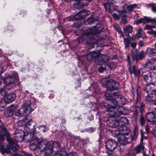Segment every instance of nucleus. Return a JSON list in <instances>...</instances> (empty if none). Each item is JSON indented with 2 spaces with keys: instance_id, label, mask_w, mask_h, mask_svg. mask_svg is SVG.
Wrapping results in <instances>:
<instances>
[{
  "instance_id": "obj_1",
  "label": "nucleus",
  "mask_w": 156,
  "mask_h": 156,
  "mask_svg": "<svg viewBox=\"0 0 156 156\" xmlns=\"http://www.w3.org/2000/svg\"><path fill=\"white\" fill-rule=\"evenodd\" d=\"M102 27L100 24H97L96 26L91 28L84 33V34L80 37L78 39L79 42H81L84 41H87V42L89 44H95L97 42V40L94 37L96 34L101 31Z\"/></svg>"
},
{
  "instance_id": "obj_2",
  "label": "nucleus",
  "mask_w": 156,
  "mask_h": 156,
  "mask_svg": "<svg viewBox=\"0 0 156 156\" xmlns=\"http://www.w3.org/2000/svg\"><path fill=\"white\" fill-rule=\"evenodd\" d=\"M24 132L21 130H18L17 132H16L14 136V140L17 142H21L23 140H27L30 142V147L32 151L36 150L37 148L38 143L39 141L38 137L35 136L34 134H32V136H27V133L26 135Z\"/></svg>"
},
{
  "instance_id": "obj_3",
  "label": "nucleus",
  "mask_w": 156,
  "mask_h": 156,
  "mask_svg": "<svg viewBox=\"0 0 156 156\" xmlns=\"http://www.w3.org/2000/svg\"><path fill=\"white\" fill-rule=\"evenodd\" d=\"M2 129L4 132V134L3 135H0V142L4 140L5 136L7 138L9 136V133L7 132L6 129L5 127H3ZM7 140L8 142V144L7 146V148L5 149H4V145L0 142V148L2 153L3 154L5 152L7 154H9L11 152V149L13 151H15L19 148V147L17 144L15 143L12 139L7 138Z\"/></svg>"
},
{
  "instance_id": "obj_4",
  "label": "nucleus",
  "mask_w": 156,
  "mask_h": 156,
  "mask_svg": "<svg viewBox=\"0 0 156 156\" xmlns=\"http://www.w3.org/2000/svg\"><path fill=\"white\" fill-rule=\"evenodd\" d=\"M130 132V129L125 126L119 127L115 130V133L118 141L121 144L125 145L132 141V136H130L128 138L125 136L129 134Z\"/></svg>"
},
{
  "instance_id": "obj_5",
  "label": "nucleus",
  "mask_w": 156,
  "mask_h": 156,
  "mask_svg": "<svg viewBox=\"0 0 156 156\" xmlns=\"http://www.w3.org/2000/svg\"><path fill=\"white\" fill-rule=\"evenodd\" d=\"M39 141L38 143L37 148H36V150L41 151H47L45 153V156H48V153L49 152L53 153L52 149L55 148H59L60 145L59 143L57 141H55L52 143V145H50L49 144L47 140H42L40 139H38Z\"/></svg>"
},
{
  "instance_id": "obj_6",
  "label": "nucleus",
  "mask_w": 156,
  "mask_h": 156,
  "mask_svg": "<svg viewBox=\"0 0 156 156\" xmlns=\"http://www.w3.org/2000/svg\"><path fill=\"white\" fill-rule=\"evenodd\" d=\"M36 105L31 103L29 100H26L22 104L20 109H18L16 112V115L22 117L23 115H26L33 111L36 108Z\"/></svg>"
},
{
  "instance_id": "obj_7",
  "label": "nucleus",
  "mask_w": 156,
  "mask_h": 156,
  "mask_svg": "<svg viewBox=\"0 0 156 156\" xmlns=\"http://www.w3.org/2000/svg\"><path fill=\"white\" fill-rule=\"evenodd\" d=\"M32 122V118L30 115L27 116L24 119L20 121L19 122V125L24 126V129L25 132L27 133V136H32V134H34L36 131L35 126L36 124L34 125L33 126H31Z\"/></svg>"
},
{
  "instance_id": "obj_8",
  "label": "nucleus",
  "mask_w": 156,
  "mask_h": 156,
  "mask_svg": "<svg viewBox=\"0 0 156 156\" xmlns=\"http://www.w3.org/2000/svg\"><path fill=\"white\" fill-rule=\"evenodd\" d=\"M107 111L108 115L112 117H115L119 115L122 114L123 112L122 111H116L115 108L117 107L119 104L117 101H113L112 103L108 104Z\"/></svg>"
},
{
  "instance_id": "obj_9",
  "label": "nucleus",
  "mask_w": 156,
  "mask_h": 156,
  "mask_svg": "<svg viewBox=\"0 0 156 156\" xmlns=\"http://www.w3.org/2000/svg\"><path fill=\"white\" fill-rule=\"evenodd\" d=\"M102 86L104 87H106L107 89L110 90H116L119 87V83L115 80L112 79L108 80L106 78H103L101 80Z\"/></svg>"
},
{
  "instance_id": "obj_10",
  "label": "nucleus",
  "mask_w": 156,
  "mask_h": 156,
  "mask_svg": "<svg viewBox=\"0 0 156 156\" xmlns=\"http://www.w3.org/2000/svg\"><path fill=\"white\" fill-rule=\"evenodd\" d=\"M153 84L149 83L146 85L144 88V90L146 91L147 94H149L155 99V102L156 101V89H154Z\"/></svg>"
},
{
  "instance_id": "obj_11",
  "label": "nucleus",
  "mask_w": 156,
  "mask_h": 156,
  "mask_svg": "<svg viewBox=\"0 0 156 156\" xmlns=\"http://www.w3.org/2000/svg\"><path fill=\"white\" fill-rule=\"evenodd\" d=\"M8 74H6L5 78L4 80V82L5 85H9L14 83L15 81L18 79V73L16 72H14L12 76H8Z\"/></svg>"
},
{
  "instance_id": "obj_12",
  "label": "nucleus",
  "mask_w": 156,
  "mask_h": 156,
  "mask_svg": "<svg viewBox=\"0 0 156 156\" xmlns=\"http://www.w3.org/2000/svg\"><path fill=\"white\" fill-rule=\"evenodd\" d=\"M137 97L136 101V107L139 108L140 112H142L144 109V106L142 103H140V98L142 94L140 90V87L139 86L137 87L136 90Z\"/></svg>"
},
{
  "instance_id": "obj_13",
  "label": "nucleus",
  "mask_w": 156,
  "mask_h": 156,
  "mask_svg": "<svg viewBox=\"0 0 156 156\" xmlns=\"http://www.w3.org/2000/svg\"><path fill=\"white\" fill-rule=\"evenodd\" d=\"M105 147L109 151H112L118 148V144L114 140L109 139L106 142Z\"/></svg>"
},
{
  "instance_id": "obj_14",
  "label": "nucleus",
  "mask_w": 156,
  "mask_h": 156,
  "mask_svg": "<svg viewBox=\"0 0 156 156\" xmlns=\"http://www.w3.org/2000/svg\"><path fill=\"white\" fill-rule=\"evenodd\" d=\"M131 55L133 59L137 61L144 58L145 54L143 51H141L140 53L137 54L136 50L134 49L132 50Z\"/></svg>"
},
{
  "instance_id": "obj_15",
  "label": "nucleus",
  "mask_w": 156,
  "mask_h": 156,
  "mask_svg": "<svg viewBox=\"0 0 156 156\" xmlns=\"http://www.w3.org/2000/svg\"><path fill=\"white\" fill-rule=\"evenodd\" d=\"M151 22L152 23H156V18H151V17H144L143 18L134 21V23L137 24L141 23H146Z\"/></svg>"
},
{
  "instance_id": "obj_16",
  "label": "nucleus",
  "mask_w": 156,
  "mask_h": 156,
  "mask_svg": "<svg viewBox=\"0 0 156 156\" xmlns=\"http://www.w3.org/2000/svg\"><path fill=\"white\" fill-rule=\"evenodd\" d=\"M113 95V96L115 97V100L117 101L119 104V105H118V107H120L121 105L125 104L126 100L125 98L124 97L119 94L118 93L116 92Z\"/></svg>"
},
{
  "instance_id": "obj_17",
  "label": "nucleus",
  "mask_w": 156,
  "mask_h": 156,
  "mask_svg": "<svg viewBox=\"0 0 156 156\" xmlns=\"http://www.w3.org/2000/svg\"><path fill=\"white\" fill-rule=\"evenodd\" d=\"M111 90H112L107 89L105 94L106 99L109 102L108 104L112 103L113 101H117L115 100V97L113 96V94L115 92L111 94Z\"/></svg>"
},
{
  "instance_id": "obj_18",
  "label": "nucleus",
  "mask_w": 156,
  "mask_h": 156,
  "mask_svg": "<svg viewBox=\"0 0 156 156\" xmlns=\"http://www.w3.org/2000/svg\"><path fill=\"white\" fill-rule=\"evenodd\" d=\"M15 106L11 105L8 108L7 111L5 112V115L7 117L12 116L14 112Z\"/></svg>"
},
{
  "instance_id": "obj_19",
  "label": "nucleus",
  "mask_w": 156,
  "mask_h": 156,
  "mask_svg": "<svg viewBox=\"0 0 156 156\" xmlns=\"http://www.w3.org/2000/svg\"><path fill=\"white\" fill-rule=\"evenodd\" d=\"M154 59L147 62L146 64V67L150 70L156 69V61H154Z\"/></svg>"
},
{
  "instance_id": "obj_20",
  "label": "nucleus",
  "mask_w": 156,
  "mask_h": 156,
  "mask_svg": "<svg viewBox=\"0 0 156 156\" xmlns=\"http://www.w3.org/2000/svg\"><path fill=\"white\" fill-rule=\"evenodd\" d=\"M106 122L108 125L110 127L113 128L118 127L119 123L117 122V120H115L114 119H110L108 120Z\"/></svg>"
},
{
  "instance_id": "obj_21",
  "label": "nucleus",
  "mask_w": 156,
  "mask_h": 156,
  "mask_svg": "<svg viewBox=\"0 0 156 156\" xmlns=\"http://www.w3.org/2000/svg\"><path fill=\"white\" fill-rule=\"evenodd\" d=\"M16 96L14 93H10L4 97V100L6 102L9 103L13 101L15 99Z\"/></svg>"
},
{
  "instance_id": "obj_22",
  "label": "nucleus",
  "mask_w": 156,
  "mask_h": 156,
  "mask_svg": "<svg viewBox=\"0 0 156 156\" xmlns=\"http://www.w3.org/2000/svg\"><path fill=\"white\" fill-rule=\"evenodd\" d=\"M145 150L143 143L139 144L134 149L135 152L136 154H139L142 151L143 152Z\"/></svg>"
},
{
  "instance_id": "obj_23",
  "label": "nucleus",
  "mask_w": 156,
  "mask_h": 156,
  "mask_svg": "<svg viewBox=\"0 0 156 156\" xmlns=\"http://www.w3.org/2000/svg\"><path fill=\"white\" fill-rule=\"evenodd\" d=\"M134 41V38L133 37H129L127 38H124L123 42L124 44L125 48H128L129 47L130 44L131 42Z\"/></svg>"
},
{
  "instance_id": "obj_24",
  "label": "nucleus",
  "mask_w": 156,
  "mask_h": 156,
  "mask_svg": "<svg viewBox=\"0 0 156 156\" xmlns=\"http://www.w3.org/2000/svg\"><path fill=\"white\" fill-rule=\"evenodd\" d=\"M137 5L136 4L131 5H126L124 7L125 11L126 12L129 13L133 11V9L134 8H138Z\"/></svg>"
},
{
  "instance_id": "obj_25",
  "label": "nucleus",
  "mask_w": 156,
  "mask_h": 156,
  "mask_svg": "<svg viewBox=\"0 0 156 156\" xmlns=\"http://www.w3.org/2000/svg\"><path fill=\"white\" fill-rule=\"evenodd\" d=\"M133 27L130 25H128L123 28L124 32L126 36H129V34L131 33Z\"/></svg>"
},
{
  "instance_id": "obj_26",
  "label": "nucleus",
  "mask_w": 156,
  "mask_h": 156,
  "mask_svg": "<svg viewBox=\"0 0 156 156\" xmlns=\"http://www.w3.org/2000/svg\"><path fill=\"white\" fill-rule=\"evenodd\" d=\"M90 14V11H88L83 10L80 11L78 13V16H80L79 19H82L83 17L87 16Z\"/></svg>"
},
{
  "instance_id": "obj_27",
  "label": "nucleus",
  "mask_w": 156,
  "mask_h": 156,
  "mask_svg": "<svg viewBox=\"0 0 156 156\" xmlns=\"http://www.w3.org/2000/svg\"><path fill=\"white\" fill-rule=\"evenodd\" d=\"M119 123L118 128L124 126L127 122V119L125 118H121L119 120L117 121Z\"/></svg>"
},
{
  "instance_id": "obj_28",
  "label": "nucleus",
  "mask_w": 156,
  "mask_h": 156,
  "mask_svg": "<svg viewBox=\"0 0 156 156\" xmlns=\"http://www.w3.org/2000/svg\"><path fill=\"white\" fill-rule=\"evenodd\" d=\"M2 81L1 77L0 76V92L1 95L4 96L6 94V89L4 86L3 87H2V84L1 83Z\"/></svg>"
},
{
  "instance_id": "obj_29",
  "label": "nucleus",
  "mask_w": 156,
  "mask_h": 156,
  "mask_svg": "<svg viewBox=\"0 0 156 156\" xmlns=\"http://www.w3.org/2000/svg\"><path fill=\"white\" fill-rule=\"evenodd\" d=\"M149 53L151 55L154 56H156V43L155 44V48L153 49H150L149 51ZM153 59L154 61H156V56L153 57Z\"/></svg>"
},
{
  "instance_id": "obj_30",
  "label": "nucleus",
  "mask_w": 156,
  "mask_h": 156,
  "mask_svg": "<svg viewBox=\"0 0 156 156\" xmlns=\"http://www.w3.org/2000/svg\"><path fill=\"white\" fill-rule=\"evenodd\" d=\"M142 29L141 28L138 29L137 32L136 34V36L137 38H139L142 37L143 36Z\"/></svg>"
},
{
  "instance_id": "obj_31",
  "label": "nucleus",
  "mask_w": 156,
  "mask_h": 156,
  "mask_svg": "<svg viewBox=\"0 0 156 156\" xmlns=\"http://www.w3.org/2000/svg\"><path fill=\"white\" fill-rule=\"evenodd\" d=\"M85 4L81 2L73 4L74 8L78 9H80Z\"/></svg>"
},
{
  "instance_id": "obj_32",
  "label": "nucleus",
  "mask_w": 156,
  "mask_h": 156,
  "mask_svg": "<svg viewBox=\"0 0 156 156\" xmlns=\"http://www.w3.org/2000/svg\"><path fill=\"white\" fill-rule=\"evenodd\" d=\"M104 5L106 11L109 13H112L113 11L112 10H111L110 9L109 4L104 3Z\"/></svg>"
},
{
  "instance_id": "obj_33",
  "label": "nucleus",
  "mask_w": 156,
  "mask_h": 156,
  "mask_svg": "<svg viewBox=\"0 0 156 156\" xmlns=\"http://www.w3.org/2000/svg\"><path fill=\"white\" fill-rule=\"evenodd\" d=\"M144 73V70L143 69H140L136 71V72L135 73V75L137 76H141Z\"/></svg>"
},
{
  "instance_id": "obj_34",
  "label": "nucleus",
  "mask_w": 156,
  "mask_h": 156,
  "mask_svg": "<svg viewBox=\"0 0 156 156\" xmlns=\"http://www.w3.org/2000/svg\"><path fill=\"white\" fill-rule=\"evenodd\" d=\"M92 52H93V53L94 54V55H95L94 58H101L102 56L103 55H101V53L99 51H94Z\"/></svg>"
},
{
  "instance_id": "obj_35",
  "label": "nucleus",
  "mask_w": 156,
  "mask_h": 156,
  "mask_svg": "<svg viewBox=\"0 0 156 156\" xmlns=\"http://www.w3.org/2000/svg\"><path fill=\"white\" fill-rule=\"evenodd\" d=\"M145 100L149 102H153L154 103H155V99L152 97H151V95L147 94V95L145 98Z\"/></svg>"
},
{
  "instance_id": "obj_36",
  "label": "nucleus",
  "mask_w": 156,
  "mask_h": 156,
  "mask_svg": "<svg viewBox=\"0 0 156 156\" xmlns=\"http://www.w3.org/2000/svg\"><path fill=\"white\" fill-rule=\"evenodd\" d=\"M149 7L154 12H156V4L150 3L149 5Z\"/></svg>"
},
{
  "instance_id": "obj_37",
  "label": "nucleus",
  "mask_w": 156,
  "mask_h": 156,
  "mask_svg": "<svg viewBox=\"0 0 156 156\" xmlns=\"http://www.w3.org/2000/svg\"><path fill=\"white\" fill-rule=\"evenodd\" d=\"M94 54L92 52H90L88 53L87 56V58L89 60H90L94 58Z\"/></svg>"
},
{
  "instance_id": "obj_38",
  "label": "nucleus",
  "mask_w": 156,
  "mask_h": 156,
  "mask_svg": "<svg viewBox=\"0 0 156 156\" xmlns=\"http://www.w3.org/2000/svg\"><path fill=\"white\" fill-rule=\"evenodd\" d=\"M144 81L146 82H149L151 80V77L149 74L145 75L143 77Z\"/></svg>"
},
{
  "instance_id": "obj_39",
  "label": "nucleus",
  "mask_w": 156,
  "mask_h": 156,
  "mask_svg": "<svg viewBox=\"0 0 156 156\" xmlns=\"http://www.w3.org/2000/svg\"><path fill=\"white\" fill-rule=\"evenodd\" d=\"M62 151L59 152V153L55 154L54 156H61L62 155L65 156L66 154V152L65 151L64 149H62Z\"/></svg>"
},
{
  "instance_id": "obj_40",
  "label": "nucleus",
  "mask_w": 156,
  "mask_h": 156,
  "mask_svg": "<svg viewBox=\"0 0 156 156\" xmlns=\"http://www.w3.org/2000/svg\"><path fill=\"white\" fill-rule=\"evenodd\" d=\"M152 28H156V24L153 25H150L148 24L146 25L145 26H144V29L145 30H150Z\"/></svg>"
},
{
  "instance_id": "obj_41",
  "label": "nucleus",
  "mask_w": 156,
  "mask_h": 156,
  "mask_svg": "<svg viewBox=\"0 0 156 156\" xmlns=\"http://www.w3.org/2000/svg\"><path fill=\"white\" fill-rule=\"evenodd\" d=\"M127 13L128 12H126L125 11V9H124L123 11L119 12V15L120 16L123 17H127V16L126 15V13Z\"/></svg>"
},
{
  "instance_id": "obj_42",
  "label": "nucleus",
  "mask_w": 156,
  "mask_h": 156,
  "mask_svg": "<svg viewBox=\"0 0 156 156\" xmlns=\"http://www.w3.org/2000/svg\"><path fill=\"white\" fill-rule=\"evenodd\" d=\"M140 122L141 126L144 125L145 122V120L142 115H141L140 116Z\"/></svg>"
},
{
  "instance_id": "obj_43",
  "label": "nucleus",
  "mask_w": 156,
  "mask_h": 156,
  "mask_svg": "<svg viewBox=\"0 0 156 156\" xmlns=\"http://www.w3.org/2000/svg\"><path fill=\"white\" fill-rule=\"evenodd\" d=\"M38 127L39 129L42 130L44 133L47 130L46 127L44 125H41Z\"/></svg>"
},
{
  "instance_id": "obj_44",
  "label": "nucleus",
  "mask_w": 156,
  "mask_h": 156,
  "mask_svg": "<svg viewBox=\"0 0 156 156\" xmlns=\"http://www.w3.org/2000/svg\"><path fill=\"white\" fill-rule=\"evenodd\" d=\"M114 27L118 31V32L119 33H120L122 32V31L120 29V27L118 24H115L114 25Z\"/></svg>"
},
{
  "instance_id": "obj_45",
  "label": "nucleus",
  "mask_w": 156,
  "mask_h": 156,
  "mask_svg": "<svg viewBox=\"0 0 156 156\" xmlns=\"http://www.w3.org/2000/svg\"><path fill=\"white\" fill-rule=\"evenodd\" d=\"M129 72L131 74L133 73L135 75V73L136 72V71L135 70V68L134 67H130L129 68Z\"/></svg>"
},
{
  "instance_id": "obj_46",
  "label": "nucleus",
  "mask_w": 156,
  "mask_h": 156,
  "mask_svg": "<svg viewBox=\"0 0 156 156\" xmlns=\"http://www.w3.org/2000/svg\"><path fill=\"white\" fill-rule=\"evenodd\" d=\"M130 44L131 47L133 48V50L135 49V48L136 45V42H131Z\"/></svg>"
},
{
  "instance_id": "obj_47",
  "label": "nucleus",
  "mask_w": 156,
  "mask_h": 156,
  "mask_svg": "<svg viewBox=\"0 0 156 156\" xmlns=\"http://www.w3.org/2000/svg\"><path fill=\"white\" fill-rule=\"evenodd\" d=\"M147 33L149 34H152L154 35V31L153 30L150 29L147 32Z\"/></svg>"
},
{
  "instance_id": "obj_48",
  "label": "nucleus",
  "mask_w": 156,
  "mask_h": 156,
  "mask_svg": "<svg viewBox=\"0 0 156 156\" xmlns=\"http://www.w3.org/2000/svg\"><path fill=\"white\" fill-rule=\"evenodd\" d=\"M94 22V20L91 18L89 19L87 21V22L89 24L92 23Z\"/></svg>"
},
{
  "instance_id": "obj_49",
  "label": "nucleus",
  "mask_w": 156,
  "mask_h": 156,
  "mask_svg": "<svg viewBox=\"0 0 156 156\" xmlns=\"http://www.w3.org/2000/svg\"><path fill=\"white\" fill-rule=\"evenodd\" d=\"M112 16L113 17L116 19H119V16L115 13L113 14Z\"/></svg>"
},
{
  "instance_id": "obj_50",
  "label": "nucleus",
  "mask_w": 156,
  "mask_h": 156,
  "mask_svg": "<svg viewBox=\"0 0 156 156\" xmlns=\"http://www.w3.org/2000/svg\"><path fill=\"white\" fill-rule=\"evenodd\" d=\"M152 133L154 137H156V127L152 130Z\"/></svg>"
},
{
  "instance_id": "obj_51",
  "label": "nucleus",
  "mask_w": 156,
  "mask_h": 156,
  "mask_svg": "<svg viewBox=\"0 0 156 156\" xmlns=\"http://www.w3.org/2000/svg\"><path fill=\"white\" fill-rule=\"evenodd\" d=\"M68 156H77V155L75 152H72L69 153Z\"/></svg>"
},
{
  "instance_id": "obj_52",
  "label": "nucleus",
  "mask_w": 156,
  "mask_h": 156,
  "mask_svg": "<svg viewBox=\"0 0 156 156\" xmlns=\"http://www.w3.org/2000/svg\"><path fill=\"white\" fill-rule=\"evenodd\" d=\"M154 105H156V101L155 102ZM152 113L155 114V115H156V108H153V111Z\"/></svg>"
},
{
  "instance_id": "obj_53",
  "label": "nucleus",
  "mask_w": 156,
  "mask_h": 156,
  "mask_svg": "<svg viewBox=\"0 0 156 156\" xmlns=\"http://www.w3.org/2000/svg\"><path fill=\"white\" fill-rule=\"evenodd\" d=\"M123 23L124 24H125L127 23V20L125 19H123L122 20Z\"/></svg>"
},
{
  "instance_id": "obj_54",
  "label": "nucleus",
  "mask_w": 156,
  "mask_h": 156,
  "mask_svg": "<svg viewBox=\"0 0 156 156\" xmlns=\"http://www.w3.org/2000/svg\"><path fill=\"white\" fill-rule=\"evenodd\" d=\"M143 156H149V155H147L146 153L145 150L143 152Z\"/></svg>"
},
{
  "instance_id": "obj_55",
  "label": "nucleus",
  "mask_w": 156,
  "mask_h": 156,
  "mask_svg": "<svg viewBox=\"0 0 156 156\" xmlns=\"http://www.w3.org/2000/svg\"><path fill=\"white\" fill-rule=\"evenodd\" d=\"M138 15L137 14H136V15L133 17V18L134 19L136 20L138 18Z\"/></svg>"
},
{
  "instance_id": "obj_56",
  "label": "nucleus",
  "mask_w": 156,
  "mask_h": 156,
  "mask_svg": "<svg viewBox=\"0 0 156 156\" xmlns=\"http://www.w3.org/2000/svg\"><path fill=\"white\" fill-rule=\"evenodd\" d=\"M98 70L100 72H101L103 70H104V69L102 68L101 67H99L98 69Z\"/></svg>"
},
{
  "instance_id": "obj_57",
  "label": "nucleus",
  "mask_w": 156,
  "mask_h": 156,
  "mask_svg": "<svg viewBox=\"0 0 156 156\" xmlns=\"http://www.w3.org/2000/svg\"><path fill=\"white\" fill-rule=\"evenodd\" d=\"M145 128L146 129V131L147 132H148L149 131V129H148V127L147 126H145Z\"/></svg>"
},
{
  "instance_id": "obj_58",
  "label": "nucleus",
  "mask_w": 156,
  "mask_h": 156,
  "mask_svg": "<svg viewBox=\"0 0 156 156\" xmlns=\"http://www.w3.org/2000/svg\"><path fill=\"white\" fill-rule=\"evenodd\" d=\"M144 45V43L141 41H140L139 43V46H142Z\"/></svg>"
},
{
  "instance_id": "obj_59",
  "label": "nucleus",
  "mask_w": 156,
  "mask_h": 156,
  "mask_svg": "<svg viewBox=\"0 0 156 156\" xmlns=\"http://www.w3.org/2000/svg\"><path fill=\"white\" fill-rule=\"evenodd\" d=\"M134 132H135L136 133H137V132H138V130H137V128H135L134 130Z\"/></svg>"
},
{
  "instance_id": "obj_60",
  "label": "nucleus",
  "mask_w": 156,
  "mask_h": 156,
  "mask_svg": "<svg viewBox=\"0 0 156 156\" xmlns=\"http://www.w3.org/2000/svg\"><path fill=\"white\" fill-rule=\"evenodd\" d=\"M2 102L1 101L0 102V107H2V108L4 107L5 106L4 105H2Z\"/></svg>"
},
{
  "instance_id": "obj_61",
  "label": "nucleus",
  "mask_w": 156,
  "mask_h": 156,
  "mask_svg": "<svg viewBox=\"0 0 156 156\" xmlns=\"http://www.w3.org/2000/svg\"><path fill=\"white\" fill-rule=\"evenodd\" d=\"M130 57L129 55H127V59L128 61L129 62V60Z\"/></svg>"
},
{
  "instance_id": "obj_62",
  "label": "nucleus",
  "mask_w": 156,
  "mask_h": 156,
  "mask_svg": "<svg viewBox=\"0 0 156 156\" xmlns=\"http://www.w3.org/2000/svg\"><path fill=\"white\" fill-rule=\"evenodd\" d=\"M130 156H136L135 153H132Z\"/></svg>"
},
{
  "instance_id": "obj_63",
  "label": "nucleus",
  "mask_w": 156,
  "mask_h": 156,
  "mask_svg": "<svg viewBox=\"0 0 156 156\" xmlns=\"http://www.w3.org/2000/svg\"><path fill=\"white\" fill-rule=\"evenodd\" d=\"M135 113L136 115H135V117H137V112L136 111L135 112Z\"/></svg>"
},
{
  "instance_id": "obj_64",
  "label": "nucleus",
  "mask_w": 156,
  "mask_h": 156,
  "mask_svg": "<svg viewBox=\"0 0 156 156\" xmlns=\"http://www.w3.org/2000/svg\"><path fill=\"white\" fill-rule=\"evenodd\" d=\"M24 156H31V155L30 154H25Z\"/></svg>"
}]
</instances>
